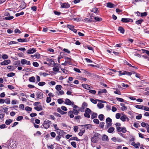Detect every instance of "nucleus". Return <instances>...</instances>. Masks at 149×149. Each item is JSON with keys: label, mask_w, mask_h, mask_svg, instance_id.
Returning <instances> with one entry per match:
<instances>
[{"label": "nucleus", "mask_w": 149, "mask_h": 149, "mask_svg": "<svg viewBox=\"0 0 149 149\" xmlns=\"http://www.w3.org/2000/svg\"><path fill=\"white\" fill-rule=\"evenodd\" d=\"M72 107L73 108V111H70L68 112V115L71 118H73L74 117V114L78 115L79 111L80 110L79 107L74 104H72Z\"/></svg>", "instance_id": "obj_1"}, {"label": "nucleus", "mask_w": 149, "mask_h": 149, "mask_svg": "<svg viewBox=\"0 0 149 149\" xmlns=\"http://www.w3.org/2000/svg\"><path fill=\"white\" fill-rule=\"evenodd\" d=\"M100 135V134L96 133L91 138V141L93 143H96L99 139Z\"/></svg>", "instance_id": "obj_2"}, {"label": "nucleus", "mask_w": 149, "mask_h": 149, "mask_svg": "<svg viewBox=\"0 0 149 149\" xmlns=\"http://www.w3.org/2000/svg\"><path fill=\"white\" fill-rule=\"evenodd\" d=\"M51 122L49 120H45L44 121L43 124L42 125L41 127L45 128H48L50 127V125L51 124Z\"/></svg>", "instance_id": "obj_3"}, {"label": "nucleus", "mask_w": 149, "mask_h": 149, "mask_svg": "<svg viewBox=\"0 0 149 149\" xmlns=\"http://www.w3.org/2000/svg\"><path fill=\"white\" fill-rule=\"evenodd\" d=\"M5 16H6L4 19L6 20H10L13 19L14 18L13 16H10V14L8 12H6L4 14Z\"/></svg>", "instance_id": "obj_4"}, {"label": "nucleus", "mask_w": 149, "mask_h": 149, "mask_svg": "<svg viewBox=\"0 0 149 149\" xmlns=\"http://www.w3.org/2000/svg\"><path fill=\"white\" fill-rule=\"evenodd\" d=\"M120 119L123 122L125 121L126 120L128 121L129 119L127 117V116L125 114L122 113L121 116L120 118Z\"/></svg>", "instance_id": "obj_5"}, {"label": "nucleus", "mask_w": 149, "mask_h": 149, "mask_svg": "<svg viewBox=\"0 0 149 149\" xmlns=\"http://www.w3.org/2000/svg\"><path fill=\"white\" fill-rule=\"evenodd\" d=\"M60 65L57 63H54V67L53 68V70L55 72H58L59 70Z\"/></svg>", "instance_id": "obj_6"}, {"label": "nucleus", "mask_w": 149, "mask_h": 149, "mask_svg": "<svg viewBox=\"0 0 149 149\" xmlns=\"http://www.w3.org/2000/svg\"><path fill=\"white\" fill-rule=\"evenodd\" d=\"M21 63L22 65L26 64L30 65L31 64L30 61H27L25 59H22L21 60Z\"/></svg>", "instance_id": "obj_7"}, {"label": "nucleus", "mask_w": 149, "mask_h": 149, "mask_svg": "<svg viewBox=\"0 0 149 149\" xmlns=\"http://www.w3.org/2000/svg\"><path fill=\"white\" fill-rule=\"evenodd\" d=\"M67 27L70 30H71L74 33H76L77 32V30L74 29V26L68 24L67 25Z\"/></svg>", "instance_id": "obj_8"}, {"label": "nucleus", "mask_w": 149, "mask_h": 149, "mask_svg": "<svg viewBox=\"0 0 149 149\" xmlns=\"http://www.w3.org/2000/svg\"><path fill=\"white\" fill-rule=\"evenodd\" d=\"M70 6V4L67 3H64L61 4V7L62 8H67Z\"/></svg>", "instance_id": "obj_9"}, {"label": "nucleus", "mask_w": 149, "mask_h": 149, "mask_svg": "<svg viewBox=\"0 0 149 149\" xmlns=\"http://www.w3.org/2000/svg\"><path fill=\"white\" fill-rule=\"evenodd\" d=\"M64 103L67 105H71L72 106V104H74V102H72L70 100L68 99H66L65 100Z\"/></svg>", "instance_id": "obj_10"}, {"label": "nucleus", "mask_w": 149, "mask_h": 149, "mask_svg": "<svg viewBox=\"0 0 149 149\" xmlns=\"http://www.w3.org/2000/svg\"><path fill=\"white\" fill-rule=\"evenodd\" d=\"M36 95L37 98L39 99H42L43 96V94L41 92L38 91L36 93Z\"/></svg>", "instance_id": "obj_11"}, {"label": "nucleus", "mask_w": 149, "mask_h": 149, "mask_svg": "<svg viewBox=\"0 0 149 149\" xmlns=\"http://www.w3.org/2000/svg\"><path fill=\"white\" fill-rule=\"evenodd\" d=\"M121 21L123 22H133V20L131 19L127 18H123L122 19Z\"/></svg>", "instance_id": "obj_12"}, {"label": "nucleus", "mask_w": 149, "mask_h": 149, "mask_svg": "<svg viewBox=\"0 0 149 149\" xmlns=\"http://www.w3.org/2000/svg\"><path fill=\"white\" fill-rule=\"evenodd\" d=\"M131 145L134 146L135 148H139L140 144L139 142H137L136 143H135L134 142H132L131 143Z\"/></svg>", "instance_id": "obj_13"}, {"label": "nucleus", "mask_w": 149, "mask_h": 149, "mask_svg": "<svg viewBox=\"0 0 149 149\" xmlns=\"http://www.w3.org/2000/svg\"><path fill=\"white\" fill-rule=\"evenodd\" d=\"M116 127L117 129V130L118 132H120V129L121 127H120L121 125V124L119 123H116L115 124Z\"/></svg>", "instance_id": "obj_14"}, {"label": "nucleus", "mask_w": 149, "mask_h": 149, "mask_svg": "<svg viewBox=\"0 0 149 149\" xmlns=\"http://www.w3.org/2000/svg\"><path fill=\"white\" fill-rule=\"evenodd\" d=\"M46 60L49 62V63H47V65L49 66H51L53 64V63L54 64L55 63L54 61L52 59L47 58Z\"/></svg>", "instance_id": "obj_15"}, {"label": "nucleus", "mask_w": 149, "mask_h": 149, "mask_svg": "<svg viewBox=\"0 0 149 149\" xmlns=\"http://www.w3.org/2000/svg\"><path fill=\"white\" fill-rule=\"evenodd\" d=\"M10 63V60H7L1 63V65H6L9 64Z\"/></svg>", "instance_id": "obj_16"}, {"label": "nucleus", "mask_w": 149, "mask_h": 149, "mask_svg": "<svg viewBox=\"0 0 149 149\" xmlns=\"http://www.w3.org/2000/svg\"><path fill=\"white\" fill-rule=\"evenodd\" d=\"M36 52V50L34 48H31L29 49L27 51V53L29 54H33Z\"/></svg>", "instance_id": "obj_17"}, {"label": "nucleus", "mask_w": 149, "mask_h": 149, "mask_svg": "<svg viewBox=\"0 0 149 149\" xmlns=\"http://www.w3.org/2000/svg\"><path fill=\"white\" fill-rule=\"evenodd\" d=\"M90 101H91L94 104H96L97 103V101H98L100 102H104L105 101H102L101 100H99L97 99L96 100H94L93 99L91 98L90 99Z\"/></svg>", "instance_id": "obj_18"}, {"label": "nucleus", "mask_w": 149, "mask_h": 149, "mask_svg": "<svg viewBox=\"0 0 149 149\" xmlns=\"http://www.w3.org/2000/svg\"><path fill=\"white\" fill-rule=\"evenodd\" d=\"M81 127H84L85 128H86V129H88L91 128L92 126L90 124H87L85 125H81Z\"/></svg>", "instance_id": "obj_19"}, {"label": "nucleus", "mask_w": 149, "mask_h": 149, "mask_svg": "<svg viewBox=\"0 0 149 149\" xmlns=\"http://www.w3.org/2000/svg\"><path fill=\"white\" fill-rule=\"evenodd\" d=\"M115 128L113 127H110L108 128L107 132L110 133H113L114 132Z\"/></svg>", "instance_id": "obj_20"}, {"label": "nucleus", "mask_w": 149, "mask_h": 149, "mask_svg": "<svg viewBox=\"0 0 149 149\" xmlns=\"http://www.w3.org/2000/svg\"><path fill=\"white\" fill-rule=\"evenodd\" d=\"M107 6L108 8H114L115 5L109 2L107 3Z\"/></svg>", "instance_id": "obj_21"}, {"label": "nucleus", "mask_w": 149, "mask_h": 149, "mask_svg": "<svg viewBox=\"0 0 149 149\" xmlns=\"http://www.w3.org/2000/svg\"><path fill=\"white\" fill-rule=\"evenodd\" d=\"M120 105L122 106L121 109L123 111H124L127 110V107L125 106L124 104L120 103Z\"/></svg>", "instance_id": "obj_22"}, {"label": "nucleus", "mask_w": 149, "mask_h": 149, "mask_svg": "<svg viewBox=\"0 0 149 149\" xmlns=\"http://www.w3.org/2000/svg\"><path fill=\"white\" fill-rule=\"evenodd\" d=\"M82 86L86 89L89 90L90 89V86L86 84H83Z\"/></svg>", "instance_id": "obj_23"}, {"label": "nucleus", "mask_w": 149, "mask_h": 149, "mask_svg": "<svg viewBox=\"0 0 149 149\" xmlns=\"http://www.w3.org/2000/svg\"><path fill=\"white\" fill-rule=\"evenodd\" d=\"M57 111L62 115L65 114L67 113L66 112H64L62 111L60 108H57Z\"/></svg>", "instance_id": "obj_24"}, {"label": "nucleus", "mask_w": 149, "mask_h": 149, "mask_svg": "<svg viewBox=\"0 0 149 149\" xmlns=\"http://www.w3.org/2000/svg\"><path fill=\"white\" fill-rule=\"evenodd\" d=\"M132 74V73L127 71H124L122 74H121V75H131Z\"/></svg>", "instance_id": "obj_25"}, {"label": "nucleus", "mask_w": 149, "mask_h": 149, "mask_svg": "<svg viewBox=\"0 0 149 149\" xmlns=\"http://www.w3.org/2000/svg\"><path fill=\"white\" fill-rule=\"evenodd\" d=\"M29 80L31 82H35L36 81L35 77L33 76L29 78Z\"/></svg>", "instance_id": "obj_26"}, {"label": "nucleus", "mask_w": 149, "mask_h": 149, "mask_svg": "<svg viewBox=\"0 0 149 149\" xmlns=\"http://www.w3.org/2000/svg\"><path fill=\"white\" fill-rule=\"evenodd\" d=\"M107 92V90L106 89H104L102 90H100L98 91V93L99 95H100L102 93H106Z\"/></svg>", "instance_id": "obj_27"}, {"label": "nucleus", "mask_w": 149, "mask_h": 149, "mask_svg": "<svg viewBox=\"0 0 149 149\" xmlns=\"http://www.w3.org/2000/svg\"><path fill=\"white\" fill-rule=\"evenodd\" d=\"M20 7L22 9H24L26 7L25 3L24 1L22 2Z\"/></svg>", "instance_id": "obj_28"}, {"label": "nucleus", "mask_w": 149, "mask_h": 149, "mask_svg": "<svg viewBox=\"0 0 149 149\" xmlns=\"http://www.w3.org/2000/svg\"><path fill=\"white\" fill-rule=\"evenodd\" d=\"M102 139L103 141H108V136L104 134L102 136Z\"/></svg>", "instance_id": "obj_29"}, {"label": "nucleus", "mask_w": 149, "mask_h": 149, "mask_svg": "<svg viewBox=\"0 0 149 149\" xmlns=\"http://www.w3.org/2000/svg\"><path fill=\"white\" fill-rule=\"evenodd\" d=\"M13 121V120L11 119L7 120L5 122V123L6 125H9Z\"/></svg>", "instance_id": "obj_30"}, {"label": "nucleus", "mask_w": 149, "mask_h": 149, "mask_svg": "<svg viewBox=\"0 0 149 149\" xmlns=\"http://www.w3.org/2000/svg\"><path fill=\"white\" fill-rule=\"evenodd\" d=\"M118 30L122 33H124L125 30L121 26H120L119 27Z\"/></svg>", "instance_id": "obj_31"}, {"label": "nucleus", "mask_w": 149, "mask_h": 149, "mask_svg": "<svg viewBox=\"0 0 149 149\" xmlns=\"http://www.w3.org/2000/svg\"><path fill=\"white\" fill-rule=\"evenodd\" d=\"M135 107L137 109H143V106L140 105H137L135 106Z\"/></svg>", "instance_id": "obj_32"}, {"label": "nucleus", "mask_w": 149, "mask_h": 149, "mask_svg": "<svg viewBox=\"0 0 149 149\" xmlns=\"http://www.w3.org/2000/svg\"><path fill=\"white\" fill-rule=\"evenodd\" d=\"M34 109L37 110V111H40L42 110V108L41 106H40L39 107H36L34 108Z\"/></svg>", "instance_id": "obj_33"}, {"label": "nucleus", "mask_w": 149, "mask_h": 149, "mask_svg": "<svg viewBox=\"0 0 149 149\" xmlns=\"http://www.w3.org/2000/svg\"><path fill=\"white\" fill-rule=\"evenodd\" d=\"M61 88L62 86L60 85H56L55 87L56 89L58 91H59L61 90Z\"/></svg>", "instance_id": "obj_34"}, {"label": "nucleus", "mask_w": 149, "mask_h": 149, "mask_svg": "<svg viewBox=\"0 0 149 149\" xmlns=\"http://www.w3.org/2000/svg\"><path fill=\"white\" fill-rule=\"evenodd\" d=\"M7 68L10 71H13L14 70V67L13 66L10 65L8 66Z\"/></svg>", "instance_id": "obj_35"}, {"label": "nucleus", "mask_w": 149, "mask_h": 149, "mask_svg": "<svg viewBox=\"0 0 149 149\" xmlns=\"http://www.w3.org/2000/svg\"><path fill=\"white\" fill-rule=\"evenodd\" d=\"M85 132V130L84 129H83L80 130V132H79L78 134L80 136H82L83 134Z\"/></svg>", "instance_id": "obj_36"}, {"label": "nucleus", "mask_w": 149, "mask_h": 149, "mask_svg": "<svg viewBox=\"0 0 149 149\" xmlns=\"http://www.w3.org/2000/svg\"><path fill=\"white\" fill-rule=\"evenodd\" d=\"M83 21L85 22H89L93 21V20L88 18H85L84 19Z\"/></svg>", "instance_id": "obj_37"}, {"label": "nucleus", "mask_w": 149, "mask_h": 149, "mask_svg": "<svg viewBox=\"0 0 149 149\" xmlns=\"http://www.w3.org/2000/svg\"><path fill=\"white\" fill-rule=\"evenodd\" d=\"M92 11L93 12L98 13V10L97 8H93L92 10Z\"/></svg>", "instance_id": "obj_38"}, {"label": "nucleus", "mask_w": 149, "mask_h": 149, "mask_svg": "<svg viewBox=\"0 0 149 149\" xmlns=\"http://www.w3.org/2000/svg\"><path fill=\"white\" fill-rule=\"evenodd\" d=\"M104 115L102 114H100L99 115L98 118L100 120L102 121L104 119Z\"/></svg>", "instance_id": "obj_39"}, {"label": "nucleus", "mask_w": 149, "mask_h": 149, "mask_svg": "<svg viewBox=\"0 0 149 149\" xmlns=\"http://www.w3.org/2000/svg\"><path fill=\"white\" fill-rule=\"evenodd\" d=\"M15 74L13 72H10L7 74V76L9 77H13L14 76Z\"/></svg>", "instance_id": "obj_40"}, {"label": "nucleus", "mask_w": 149, "mask_h": 149, "mask_svg": "<svg viewBox=\"0 0 149 149\" xmlns=\"http://www.w3.org/2000/svg\"><path fill=\"white\" fill-rule=\"evenodd\" d=\"M120 132H122L123 133H125L126 132L127 130L125 127H123L120 129Z\"/></svg>", "instance_id": "obj_41"}, {"label": "nucleus", "mask_w": 149, "mask_h": 149, "mask_svg": "<svg viewBox=\"0 0 149 149\" xmlns=\"http://www.w3.org/2000/svg\"><path fill=\"white\" fill-rule=\"evenodd\" d=\"M106 123H111L112 120L109 117L107 118L106 119Z\"/></svg>", "instance_id": "obj_42"}, {"label": "nucleus", "mask_w": 149, "mask_h": 149, "mask_svg": "<svg viewBox=\"0 0 149 149\" xmlns=\"http://www.w3.org/2000/svg\"><path fill=\"white\" fill-rule=\"evenodd\" d=\"M97 105L99 108H102L104 107V104L101 103H98Z\"/></svg>", "instance_id": "obj_43"}, {"label": "nucleus", "mask_w": 149, "mask_h": 149, "mask_svg": "<svg viewBox=\"0 0 149 149\" xmlns=\"http://www.w3.org/2000/svg\"><path fill=\"white\" fill-rule=\"evenodd\" d=\"M95 19L97 21H100L102 20V18L97 17H94Z\"/></svg>", "instance_id": "obj_44"}, {"label": "nucleus", "mask_w": 149, "mask_h": 149, "mask_svg": "<svg viewBox=\"0 0 149 149\" xmlns=\"http://www.w3.org/2000/svg\"><path fill=\"white\" fill-rule=\"evenodd\" d=\"M70 140H76L78 141H80V140L77 137H74L72 138H71L70 139Z\"/></svg>", "instance_id": "obj_45"}, {"label": "nucleus", "mask_w": 149, "mask_h": 149, "mask_svg": "<svg viewBox=\"0 0 149 149\" xmlns=\"http://www.w3.org/2000/svg\"><path fill=\"white\" fill-rule=\"evenodd\" d=\"M97 116V114L96 113H93L91 115V118L92 119H93L96 118Z\"/></svg>", "instance_id": "obj_46"}, {"label": "nucleus", "mask_w": 149, "mask_h": 149, "mask_svg": "<svg viewBox=\"0 0 149 149\" xmlns=\"http://www.w3.org/2000/svg\"><path fill=\"white\" fill-rule=\"evenodd\" d=\"M91 112V110L88 108H87L86 109L85 112L87 113H90Z\"/></svg>", "instance_id": "obj_47"}, {"label": "nucleus", "mask_w": 149, "mask_h": 149, "mask_svg": "<svg viewBox=\"0 0 149 149\" xmlns=\"http://www.w3.org/2000/svg\"><path fill=\"white\" fill-rule=\"evenodd\" d=\"M51 97H47L46 102L47 103L50 102L51 100Z\"/></svg>", "instance_id": "obj_48"}, {"label": "nucleus", "mask_w": 149, "mask_h": 149, "mask_svg": "<svg viewBox=\"0 0 149 149\" xmlns=\"http://www.w3.org/2000/svg\"><path fill=\"white\" fill-rule=\"evenodd\" d=\"M57 101L58 103L60 104H61L64 102L63 100L61 98L58 99L57 100Z\"/></svg>", "instance_id": "obj_49"}, {"label": "nucleus", "mask_w": 149, "mask_h": 149, "mask_svg": "<svg viewBox=\"0 0 149 149\" xmlns=\"http://www.w3.org/2000/svg\"><path fill=\"white\" fill-rule=\"evenodd\" d=\"M24 12L23 11H22L20 13H16L15 14V16L16 17H18L20 15H24Z\"/></svg>", "instance_id": "obj_50"}, {"label": "nucleus", "mask_w": 149, "mask_h": 149, "mask_svg": "<svg viewBox=\"0 0 149 149\" xmlns=\"http://www.w3.org/2000/svg\"><path fill=\"white\" fill-rule=\"evenodd\" d=\"M34 57L37 58H39L40 57V55L38 53H36L34 55Z\"/></svg>", "instance_id": "obj_51"}, {"label": "nucleus", "mask_w": 149, "mask_h": 149, "mask_svg": "<svg viewBox=\"0 0 149 149\" xmlns=\"http://www.w3.org/2000/svg\"><path fill=\"white\" fill-rule=\"evenodd\" d=\"M5 103L7 104H9L10 103V98H7L5 100Z\"/></svg>", "instance_id": "obj_52"}, {"label": "nucleus", "mask_w": 149, "mask_h": 149, "mask_svg": "<svg viewBox=\"0 0 149 149\" xmlns=\"http://www.w3.org/2000/svg\"><path fill=\"white\" fill-rule=\"evenodd\" d=\"M114 93L116 94H117L119 95H121V92L117 89L116 90V91H114Z\"/></svg>", "instance_id": "obj_53"}, {"label": "nucleus", "mask_w": 149, "mask_h": 149, "mask_svg": "<svg viewBox=\"0 0 149 149\" xmlns=\"http://www.w3.org/2000/svg\"><path fill=\"white\" fill-rule=\"evenodd\" d=\"M141 50L143 51V53H146L148 56H149V51L143 49H142Z\"/></svg>", "instance_id": "obj_54"}, {"label": "nucleus", "mask_w": 149, "mask_h": 149, "mask_svg": "<svg viewBox=\"0 0 149 149\" xmlns=\"http://www.w3.org/2000/svg\"><path fill=\"white\" fill-rule=\"evenodd\" d=\"M45 84V83L44 82H39L38 84L39 86H42Z\"/></svg>", "instance_id": "obj_55"}, {"label": "nucleus", "mask_w": 149, "mask_h": 149, "mask_svg": "<svg viewBox=\"0 0 149 149\" xmlns=\"http://www.w3.org/2000/svg\"><path fill=\"white\" fill-rule=\"evenodd\" d=\"M143 21V20L139 19L136 22V23L137 24H141Z\"/></svg>", "instance_id": "obj_56"}, {"label": "nucleus", "mask_w": 149, "mask_h": 149, "mask_svg": "<svg viewBox=\"0 0 149 149\" xmlns=\"http://www.w3.org/2000/svg\"><path fill=\"white\" fill-rule=\"evenodd\" d=\"M2 58L3 59H6L8 58V55L6 54L3 55L2 56Z\"/></svg>", "instance_id": "obj_57"}, {"label": "nucleus", "mask_w": 149, "mask_h": 149, "mask_svg": "<svg viewBox=\"0 0 149 149\" xmlns=\"http://www.w3.org/2000/svg\"><path fill=\"white\" fill-rule=\"evenodd\" d=\"M121 115L120 113H117L116 114V118L117 119H119L121 117Z\"/></svg>", "instance_id": "obj_58"}, {"label": "nucleus", "mask_w": 149, "mask_h": 149, "mask_svg": "<svg viewBox=\"0 0 149 149\" xmlns=\"http://www.w3.org/2000/svg\"><path fill=\"white\" fill-rule=\"evenodd\" d=\"M71 145L74 148H76L77 147L76 143L75 142L73 141L71 142Z\"/></svg>", "instance_id": "obj_59"}, {"label": "nucleus", "mask_w": 149, "mask_h": 149, "mask_svg": "<svg viewBox=\"0 0 149 149\" xmlns=\"http://www.w3.org/2000/svg\"><path fill=\"white\" fill-rule=\"evenodd\" d=\"M116 99L117 101H119L120 102H124V100L122 98H120L116 97Z\"/></svg>", "instance_id": "obj_60"}, {"label": "nucleus", "mask_w": 149, "mask_h": 149, "mask_svg": "<svg viewBox=\"0 0 149 149\" xmlns=\"http://www.w3.org/2000/svg\"><path fill=\"white\" fill-rule=\"evenodd\" d=\"M93 122L95 124H98L99 123V121L98 119H95L93 120Z\"/></svg>", "instance_id": "obj_61"}, {"label": "nucleus", "mask_w": 149, "mask_h": 149, "mask_svg": "<svg viewBox=\"0 0 149 149\" xmlns=\"http://www.w3.org/2000/svg\"><path fill=\"white\" fill-rule=\"evenodd\" d=\"M23 117L22 116H19L17 118V121H20L23 119Z\"/></svg>", "instance_id": "obj_62"}, {"label": "nucleus", "mask_w": 149, "mask_h": 149, "mask_svg": "<svg viewBox=\"0 0 149 149\" xmlns=\"http://www.w3.org/2000/svg\"><path fill=\"white\" fill-rule=\"evenodd\" d=\"M104 122H102L100 123L99 125L100 127H101L102 128H103L104 127Z\"/></svg>", "instance_id": "obj_63"}, {"label": "nucleus", "mask_w": 149, "mask_h": 149, "mask_svg": "<svg viewBox=\"0 0 149 149\" xmlns=\"http://www.w3.org/2000/svg\"><path fill=\"white\" fill-rule=\"evenodd\" d=\"M8 87L10 89V90L14 89L15 88L14 87L11 85H8Z\"/></svg>", "instance_id": "obj_64"}]
</instances>
